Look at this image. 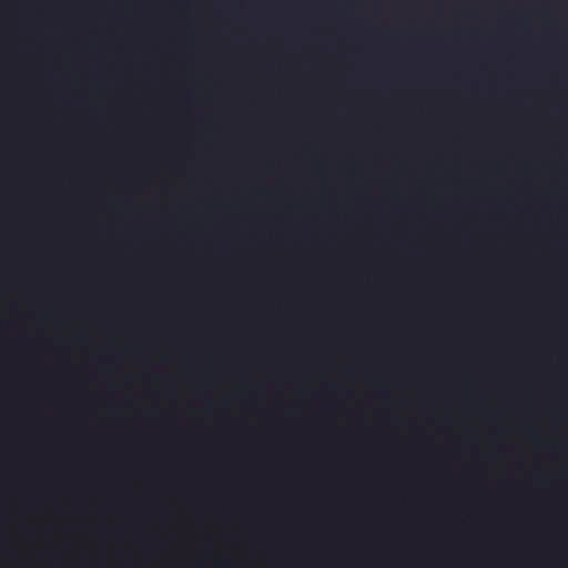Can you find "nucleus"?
Listing matches in <instances>:
<instances>
[{
	"label": "nucleus",
	"mask_w": 568,
	"mask_h": 568,
	"mask_svg": "<svg viewBox=\"0 0 568 568\" xmlns=\"http://www.w3.org/2000/svg\"><path fill=\"white\" fill-rule=\"evenodd\" d=\"M24 253H235L240 261V475H248V251H24Z\"/></svg>",
	"instance_id": "obj_1"
},
{
	"label": "nucleus",
	"mask_w": 568,
	"mask_h": 568,
	"mask_svg": "<svg viewBox=\"0 0 568 568\" xmlns=\"http://www.w3.org/2000/svg\"><path fill=\"white\" fill-rule=\"evenodd\" d=\"M252 106L253 98L251 97ZM251 248H475V246H261L253 230V202L251 201Z\"/></svg>",
	"instance_id": "obj_2"
},
{
	"label": "nucleus",
	"mask_w": 568,
	"mask_h": 568,
	"mask_svg": "<svg viewBox=\"0 0 568 568\" xmlns=\"http://www.w3.org/2000/svg\"><path fill=\"white\" fill-rule=\"evenodd\" d=\"M224 215V207L217 196L210 197L205 201V213L201 216V221L207 225H216Z\"/></svg>",
	"instance_id": "obj_3"
},
{
	"label": "nucleus",
	"mask_w": 568,
	"mask_h": 568,
	"mask_svg": "<svg viewBox=\"0 0 568 568\" xmlns=\"http://www.w3.org/2000/svg\"><path fill=\"white\" fill-rule=\"evenodd\" d=\"M331 219L336 220V221H343L344 216L342 214H338V215H332Z\"/></svg>",
	"instance_id": "obj_4"
}]
</instances>
